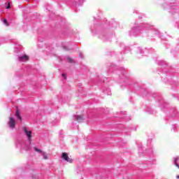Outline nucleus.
I'll use <instances>...</instances> for the list:
<instances>
[{"label":"nucleus","mask_w":179,"mask_h":179,"mask_svg":"<svg viewBox=\"0 0 179 179\" xmlns=\"http://www.w3.org/2000/svg\"><path fill=\"white\" fill-rule=\"evenodd\" d=\"M22 129L27 136L28 141H31V131H27V128L26 127H22Z\"/></svg>","instance_id":"f03ea898"},{"label":"nucleus","mask_w":179,"mask_h":179,"mask_svg":"<svg viewBox=\"0 0 179 179\" xmlns=\"http://www.w3.org/2000/svg\"><path fill=\"white\" fill-rule=\"evenodd\" d=\"M176 178L179 179V175L176 176Z\"/></svg>","instance_id":"4468645a"},{"label":"nucleus","mask_w":179,"mask_h":179,"mask_svg":"<svg viewBox=\"0 0 179 179\" xmlns=\"http://www.w3.org/2000/svg\"><path fill=\"white\" fill-rule=\"evenodd\" d=\"M62 159H63V160H65L66 162H68L69 163H72L73 162V159L70 158L66 152H63L62 154Z\"/></svg>","instance_id":"f257e3e1"},{"label":"nucleus","mask_w":179,"mask_h":179,"mask_svg":"<svg viewBox=\"0 0 179 179\" xmlns=\"http://www.w3.org/2000/svg\"><path fill=\"white\" fill-rule=\"evenodd\" d=\"M34 149L35 152H37L38 153H41V155H43V153L44 152L41 149H38L36 147Z\"/></svg>","instance_id":"6e6552de"},{"label":"nucleus","mask_w":179,"mask_h":179,"mask_svg":"<svg viewBox=\"0 0 179 179\" xmlns=\"http://www.w3.org/2000/svg\"><path fill=\"white\" fill-rule=\"evenodd\" d=\"M9 8H10V4L8 3V6L6 7V9H9Z\"/></svg>","instance_id":"ddd939ff"},{"label":"nucleus","mask_w":179,"mask_h":179,"mask_svg":"<svg viewBox=\"0 0 179 179\" xmlns=\"http://www.w3.org/2000/svg\"><path fill=\"white\" fill-rule=\"evenodd\" d=\"M9 120L8 125L11 129H13V128H15V125H16V121L13 117H10Z\"/></svg>","instance_id":"7ed1b4c3"},{"label":"nucleus","mask_w":179,"mask_h":179,"mask_svg":"<svg viewBox=\"0 0 179 179\" xmlns=\"http://www.w3.org/2000/svg\"><path fill=\"white\" fill-rule=\"evenodd\" d=\"M42 156H43V159L45 160H47V159H48V157L47 156V154H45V152H42Z\"/></svg>","instance_id":"1a4fd4ad"},{"label":"nucleus","mask_w":179,"mask_h":179,"mask_svg":"<svg viewBox=\"0 0 179 179\" xmlns=\"http://www.w3.org/2000/svg\"><path fill=\"white\" fill-rule=\"evenodd\" d=\"M67 61L68 62H69L70 64H72V62H73V59H72V58L67 57Z\"/></svg>","instance_id":"9d476101"},{"label":"nucleus","mask_w":179,"mask_h":179,"mask_svg":"<svg viewBox=\"0 0 179 179\" xmlns=\"http://www.w3.org/2000/svg\"><path fill=\"white\" fill-rule=\"evenodd\" d=\"M3 23L4 24H6V26H9V24L8 23V20H6V19H4V20H3Z\"/></svg>","instance_id":"9b49d317"},{"label":"nucleus","mask_w":179,"mask_h":179,"mask_svg":"<svg viewBox=\"0 0 179 179\" xmlns=\"http://www.w3.org/2000/svg\"><path fill=\"white\" fill-rule=\"evenodd\" d=\"M73 118L76 121H78V122H82V121H83V120H85V118H83V117H82L80 115H75L73 116Z\"/></svg>","instance_id":"20e7f679"},{"label":"nucleus","mask_w":179,"mask_h":179,"mask_svg":"<svg viewBox=\"0 0 179 179\" xmlns=\"http://www.w3.org/2000/svg\"><path fill=\"white\" fill-rule=\"evenodd\" d=\"M15 117L20 120V121H22V116H20V113H19V109L17 108L16 113H15Z\"/></svg>","instance_id":"0eeeda50"},{"label":"nucleus","mask_w":179,"mask_h":179,"mask_svg":"<svg viewBox=\"0 0 179 179\" xmlns=\"http://www.w3.org/2000/svg\"><path fill=\"white\" fill-rule=\"evenodd\" d=\"M19 61L24 62V61H29V56L24 55L19 57Z\"/></svg>","instance_id":"39448f33"},{"label":"nucleus","mask_w":179,"mask_h":179,"mask_svg":"<svg viewBox=\"0 0 179 179\" xmlns=\"http://www.w3.org/2000/svg\"><path fill=\"white\" fill-rule=\"evenodd\" d=\"M179 160V157H176L173 158V163L175 164V166H176L178 167V169H179V164L177 162H178Z\"/></svg>","instance_id":"423d86ee"},{"label":"nucleus","mask_w":179,"mask_h":179,"mask_svg":"<svg viewBox=\"0 0 179 179\" xmlns=\"http://www.w3.org/2000/svg\"><path fill=\"white\" fill-rule=\"evenodd\" d=\"M62 76H63L64 79H66V74L62 73Z\"/></svg>","instance_id":"f8f14e48"}]
</instances>
